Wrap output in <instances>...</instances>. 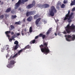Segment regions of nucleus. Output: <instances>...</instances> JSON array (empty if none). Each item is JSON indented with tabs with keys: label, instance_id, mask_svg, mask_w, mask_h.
Instances as JSON below:
<instances>
[{
	"label": "nucleus",
	"instance_id": "2",
	"mask_svg": "<svg viewBox=\"0 0 75 75\" xmlns=\"http://www.w3.org/2000/svg\"><path fill=\"white\" fill-rule=\"evenodd\" d=\"M66 31L68 34L70 33L71 30L73 31H75V26H74V24H72L70 26L69 24H68L66 27H65Z\"/></svg>",
	"mask_w": 75,
	"mask_h": 75
},
{
	"label": "nucleus",
	"instance_id": "8",
	"mask_svg": "<svg viewBox=\"0 0 75 75\" xmlns=\"http://www.w3.org/2000/svg\"><path fill=\"white\" fill-rule=\"evenodd\" d=\"M65 37H67V38H71L72 41H74V40H75V35H72V36L69 35H65Z\"/></svg>",
	"mask_w": 75,
	"mask_h": 75
},
{
	"label": "nucleus",
	"instance_id": "4",
	"mask_svg": "<svg viewBox=\"0 0 75 75\" xmlns=\"http://www.w3.org/2000/svg\"><path fill=\"white\" fill-rule=\"evenodd\" d=\"M28 1V0H19L18 2L15 5L14 9L16 10L19 7L21 4H24L25 3Z\"/></svg>",
	"mask_w": 75,
	"mask_h": 75
},
{
	"label": "nucleus",
	"instance_id": "43",
	"mask_svg": "<svg viewBox=\"0 0 75 75\" xmlns=\"http://www.w3.org/2000/svg\"><path fill=\"white\" fill-rule=\"evenodd\" d=\"M17 36H19V35H20V33H17Z\"/></svg>",
	"mask_w": 75,
	"mask_h": 75
},
{
	"label": "nucleus",
	"instance_id": "18",
	"mask_svg": "<svg viewBox=\"0 0 75 75\" xmlns=\"http://www.w3.org/2000/svg\"><path fill=\"white\" fill-rule=\"evenodd\" d=\"M23 50H19L18 52V55H20V54L21 53V52H23Z\"/></svg>",
	"mask_w": 75,
	"mask_h": 75
},
{
	"label": "nucleus",
	"instance_id": "5",
	"mask_svg": "<svg viewBox=\"0 0 75 75\" xmlns=\"http://www.w3.org/2000/svg\"><path fill=\"white\" fill-rule=\"evenodd\" d=\"M57 10L54 6H52L50 8V10H49L50 15L51 16L53 17L55 14L57 13Z\"/></svg>",
	"mask_w": 75,
	"mask_h": 75
},
{
	"label": "nucleus",
	"instance_id": "27",
	"mask_svg": "<svg viewBox=\"0 0 75 75\" xmlns=\"http://www.w3.org/2000/svg\"><path fill=\"white\" fill-rule=\"evenodd\" d=\"M11 13L12 14H14V13H15V11H14V9H13V10H11Z\"/></svg>",
	"mask_w": 75,
	"mask_h": 75
},
{
	"label": "nucleus",
	"instance_id": "36",
	"mask_svg": "<svg viewBox=\"0 0 75 75\" xmlns=\"http://www.w3.org/2000/svg\"><path fill=\"white\" fill-rule=\"evenodd\" d=\"M12 41H13V39H12L11 38H10L9 39V41H10V42H11Z\"/></svg>",
	"mask_w": 75,
	"mask_h": 75
},
{
	"label": "nucleus",
	"instance_id": "55",
	"mask_svg": "<svg viewBox=\"0 0 75 75\" xmlns=\"http://www.w3.org/2000/svg\"><path fill=\"white\" fill-rule=\"evenodd\" d=\"M26 30L25 29V31H26Z\"/></svg>",
	"mask_w": 75,
	"mask_h": 75
},
{
	"label": "nucleus",
	"instance_id": "37",
	"mask_svg": "<svg viewBox=\"0 0 75 75\" xmlns=\"http://www.w3.org/2000/svg\"><path fill=\"white\" fill-rule=\"evenodd\" d=\"M72 11H75V7L74 8L72 9Z\"/></svg>",
	"mask_w": 75,
	"mask_h": 75
},
{
	"label": "nucleus",
	"instance_id": "41",
	"mask_svg": "<svg viewBox=\"0 0 75 75\" xmlns=\"http://www.w3.org/2000/svg\"><path fill=\"white\" fill-rule=\"evenodd\" d=\"M13 58V57L12 56H11L10 58L8 59H11Z\"/></svg>",
	"mask_w": 75,
	"mask_h": 75
},
{
	"label": "nucleus",
	"instance_id": "49",
	"mask_svg": "<svg viewBox=\"0 0 75 75\" xmlns=\"http://www.w3.org/2000/svg\"><path fill=\"white\" fill-rule=\"evenodd\" d=\"M15 57H16L15 56H14V55L13 56V57H12V58L13 59V58H15Z\"/></svg>",
	"mask_w": 75,
	"mask_h": 75
},
{
	"label": "nucleus",
	"instance_id": "10",
	"mask_svg": "<svg viewBox=\"0 0 75 75\" xmlns=\"http://www.w3.org/2000/svg\"><path fill=\"white\" fill-rule=\"evenodd\" d=\"M41 7L42 8H48V7H50V5L48 4H45L42 5Z\"/></svg>",
	"mask_w": 75,
	"mask_h": 75
},
{
	"label": "nucleus",
	"instance_id": "22",
	"mask_svg": "<svg viewBox=\"0 0 75 75\" xmlns=\"http://www.w3.org/2000/svg\"><path fill=\"white\" fill-rule=\"evenodd\" d=\"M35 1H32V4H32V6L34 7V6H35Z\"/></svg>",
	"mask_w": 75,
	"mask_h": 75
},
{
	"label": "nucleus",
	"instance_id": "44",
	"mask_svg": "<svg viewBox=\"0 0 75 75\" xmlns=\"http://www.w3.org/2000/svg\"><path fill=\"white\" fill-rule=\"evenodd\" d=\"M1 5H3V4H4V2H2L1 3Z\"/></svg>",
	"mask_w": 75,
	"mask_h": 75
},
{
	"label": "nucleus",
	"instance_id": "52",
	"mask_svg": "<svg viewBox=\"0 0 75 75\" xmlns=\"http://www.w3.org/2000/svg\"><path fill=\"white\" fill-rule=\"evenodd\" d=\"M8 49H9V47L7 48V49H6V50H8Z\"/></svg>",
	"mask_w": 75,
	"mask_h": 75
},
{
	"label": "nucleus",
	"instance_id": "13",
	"mask_svg": "<svg viewBox=\"0 0 75 75\" xmlns=\"http://www.w3.org/2000/svg\"><path fill=\"white\" fill-rule=\"evenodd\" d=\"M39 36L40 37H42V39H44L45 38V35H44L42 33H40L39 35Z\"/></svg>",
	"mask_w": 75,
	"mask_h": 75
},
{
	"label": "nucleus",
	"instance_id": "23",
	"mask_svg": "<svg viewBox=\"0 0 75 75\" xmlns=\"http://www.w3.org/2000/svg\"><path fill=\"white\" fill-rule=\"evenodd\" d=\"M11 31H8L5 32L6 34H10Z\"/></svg>",
	"mask_w": 75,
	"mask_h": 75
},
{
	"label": "nucleus",
	"instance_id": "51",
	"mask_svg": "<svg viewBox=\"0 0 75 75\" xmlns=\"http://www.w3.org/2000/svg\"><path fill=\"white\" fill-rule=\"evenodd\" d=\"M25 21V19H23V21Z\"/></svg>",
	"mask_w": 75,
	"mask_h": 75
},
{
	"label": "nucleus",
	"instance_id": "53",
	"mask_svg": "<svg viewBox=\"0 0 75 75\" xmlns=\"http://www.w3.org/2000/svg\"><path fill=\"white\" fill-rule=\"evenodd\" d=\"M21 10V8H19V9H18V10Z\"/></svg>",
	"mask_w": 75,
	"mask_h": 75
},
{
	"label": "nucleus",
	"instance_id": "26",
	"mask_svg": "<svg viewBox=\"0 0 75 75\" xmlns=\"http://www.w3.org/2000/svg\"><path fill=\"white\" fill-rule=\"evenodd\" d=\"M16 17H17V16H16V15L12 16V19H14V18H16Z\"/></svg>",
	"mask_w": 75,
	"mask_h": 75
},
{
	"label": "nucleus",
	"instance_id": "25",
	"mask_svg": "<svg viewBox=\"0 0 75 75\" xmlns=\"http://www.w3.org/2000/svg\"><path fill=\"white\" fill-rule=\"evenodd\" d=\"M10 27L11 28V30H13L14 29V28H15L14 26L13 25H11Z\"/></svg>",
	"mask_w": 75,
	"mask_h": 75
},
{
	"label": "nucleus",
	"instance_id": "9",
	"mask_svg": "<svg viewBox=\"0 0 75 75\" xmlns=\"http://www.w3.org/2000/svg\"><path fill=\"white\" fill-rule=\"evenodd\" d=\"M35 12V11H30L27 12L26 13V17H28L34 14Z\"/></svg>",
	"mask_w": 75,
	"mask_h": 75
},
{
	"label": "nucleus",
	"instance_id": "28",
	"mask_svg": "<svg viewBox=\"0 0 75 75\" xmlns=\"http://www.w3.org/2000/svg\"><path fill=\"white\" fill-rule=\"evenodd\" d=\"M33 29V28L31 27H30V30H29V31L30 33H31L32 31H33V30H32Z\"/></svg>",
	"mask_w": 75,
	"mask_h": 75
},
{
	"label": "nucleus",
	"instance_id": "24",
	"mask_svg": "<svg viewBox=\"0 0 75 75\" xmlns=\"http://www.w3.org/2000/svg\"><path fill=\"white\" fill-rule=\"evenodd\" d=\"M38 15H36L34 16L33 18L34 19H37V18H38Z\"/></svg>",
	"mask_w": 75,
	"mask_h": 75
},
{
	"label": "nucleus",
	"instance_id": "40",
	"mask_svg": "<svg viewBox=\"0 0 75 75\" xmlns=\"http://www.w3.org/2000/svg\"><path fill=\"white\" fill-rule=\"evenodd\" d=\"M63 33L64 34H67V33L65 31H64L63 32Z\"/></svg>",
	"mask_w": 75,
	"mask_h": 75
},
{
	"label": "nucleus",
	"instance_id": "12",
	"mask_svg": "<svg viewBox=\"0 0 75 75\" xmlns=\"http://www.w3.org/2000/svg\"><path fill=\"white\" fill-rule=\"evenodd\" d=\"M32 4H29L28 6H26L27 8H28V9H30L32 8V7H33V6L32 5Z\"/></svg>",
	"mask_w": 75,
	"mask_h": 75
},
{
	"label": "nucleus",
	"instance_id": "57",
	"mask_svg": "<svg viewBox=\"0 0 75 75\" xmlns=\"http://www.w3.org/2000/svg\"><path fill=\"white\" fill-rule=\"evenodd\" d=\"M1 45V44L0 43V46Z\"/></svg>",
	"mask_w": 75,
	"mask_h": 75
},
{
	"label": "nucleus",
	"instance_id": "45",
	"mask_svg": "<svg viewBox=\"0 0 75 75\" xmlns=\"http://www.w3.org/2000/svg\"><path fill=\"white\" fill-rule=\"evenodd\" d=\"M6 35H7V37H10V35H9L7 34H6Z\"/></svg>",
	"mask_w": 75,
	"mask_h": 75
},
{
	"label": "nucleus",
	"instance_id": "7",
	"mask_svg": "<svg viewBox=\"0 0 75 75\" xmlns=\"http://www.w3.org/2000/svg\"><path fill=\"white\" fill-rule=\"evenodd\" d=\"M14 44H15L16 45L13 48V50H17L18 48L20 47V45H18V42L17 40L15 41L14 42Z\"/></svg>",
	"mask_w": 75,
	"mask_h": 75
},
{
	"label": "nucleus",
	"instance_id": "34",
	"mask_svg": "<svg viewBox=\"0 0 75 75\" xmlns=\"http://www.w3.org/2000/svg\"><path fill=\"white\" fill-rule=\"evenodd\" d=\"M5 17L6 18H7V17H8V15L7 14H6L5 15Z\"/></svg>",
	"mask_w": 75,
	"mask_h": 75
},
{
	"label": "nucleus",
	"instance_id": "19",
	"mask_svg": "<svg viewBox=\"0 0 75 75\" xmlns=\"http://www.w3.org/2000/svg\"><path fill=\"white\" fill-rule=\"evenodd\" d=\"M65 7V5L64 4H62L61 5V8H64Z\"/></svg>",
	"mask_w": 75,
	"mask_h": 75
},
{
	"label": "nucleus",
	"instance_id": "30",
	"mask_svg": "<svg viewBox=\"0 0 75 75\" xmlns=\"http://www.w3.org/2000/svg\"><path fill=\"white\" fill-rule=\"evenodd\" d=\"M57 6H61V2H58L57 4Z\"/></svg>",
	"mask_w": 75,
	"mask_h": 75
},
{
	"label": "nucleus",
	"instance_id": "31",
	"mask_svg": "<svg viewBox=\"0 0 75 75\" xmlns=\"http://www.w3.org/2000/svg\"><path fill=\"white\" fill-rule=\"evenodd\" d=\"M15 24H16L17 25H20V21L15 22Z\"/></svg>",
	"mask_w": 75,
	"mask_h": 75
},
{
	"label": "nucleus",
	"instance_id": "15",
	"mask_svg": "<svg viewBox=\"0 0 75 75\" xmlns=\"http://www.w3.org/2000/svg\"><path fill=\"white\" fill-rule=\"evenodd\" d=\"M11 10V7L8 8L6 11L5 12L6 13H9V12H10Z\"/></svg>",
	"mask_w": 75,
	"mask_h": 75
},
{
	"label": "nucleus",
	"instance_id": "1",
	"mask_svg": "<svg viewBox=\"0 0 75 75\" xmlns=\"http://www.w3.org/2000/svg\"><path fill=\"white\" fill-rule=\"evenodd\" d=\"M47 45H48V44L47 43H44L43 45H41L40 46L42 52L46 53V55L48 54L50 52V50L48 47H47Z\"/></svg>",
	"mask_w": 75,
	"mask_h": 75
},
{
	"label": "nucleus",
	"instance_id": "47",
	"mask_svg": "<svg viewBox=\"0 0 75 75\" xmlns=\"http://www.w3.org/2000/svg\"><path fill=\"white\" fill-rule=\"evenodd\" d=\"M13 37H16V35L14 34L13 35Z\"/></svg>",
	"mask_w": 75,
	"mask_h": 75
},
{
	"label": "nucleus",
	"instance_id": "32",
	"mask_svg": "<svg viewBox=\"0 0 75 75\" xmlns=\"http://www.w3.org/2000/svg\"><path fill=\"white\" fill-rule=\"evenodd\" d=\"M64 4H67L68 3V1L67 0H64L63 1Z\"/></svg>",
	"mask_w": 75,
	"mask_h": 75
},
{
	"label": "nucleus",
	"instance_id": "33",
	"mask_svg": "<svg viewBox=\"0 0 75 75\" xmlns=\"http://www.w3.org/2000/svg\"><path fill=\"white\" fill-rule=\"evenodd\" d=\"M69 38H66V40L67 41H71V40L69 39Z\"/></svg>",
	"mask_w": 75,
	"mask_h": 75
},
{
	"label": "nucleus",
	"instance_id": "6",
	"mask_svg": "<svg viewBox=\"0 0 75 75\" xmlns=\"http://www.w3.org/2000/svg\"><path fill=\"white\" fill-rule=\"evenodd\" d=\"M16 63V62L14 60H12L10 61L9 64H8L7 67L8 68H12L13 67V65H14V64Z\"/></svg>",
	"mask_w": 75,
	"mask_h": 75
},
{
	"label": "nucleus",
	"instance_id": "46",
	"mask_svg": "<svg viewBox=\"0 0 75 75\" xmlns=\"http://www.w3.org/2000/svg\"><path fill=\"white\" fill-rule=\"evenodd\" d=\"M58 35H60V36H61V34H60L59 33H58Z\"/></svg>",
	"mask_w": 75,
	"mask_h": 75
},
{
	"label": "nucleus",
	"instance_id": "56",
	"mask_svg": "<svg viewBox=\"0 0 75 75\" xmlns=\"http://www.w3.org/2000/svg\"><path fill=\"white\" fill-rule=\"evenodd\" d=\"M1 1L0 0V3H1Z\"/></svg>",
	"mask_w": 75,
	"mask_h": 75
},
{
	"label": "nucleus",
	"instance_id": "3",
	"mask_svg": "<svg viewBox=\"0 0 75 75\" xmlns=\"http://www.w3.org/2000/svg\"><path fill=\"white\" fill-rule=\"evenodd\" d=\"M69 14H70V11H69L68 13L66 15L64 19V21H66V20H67V21L69 23H70L72 22L71 19H72V16L74 14V13H71V14L70 15Z\"/></svg>",
	"mask_w": 75,
	"mask_h": 75
},
{
	"label": "nucleus",
	"instance_id": "21",
	"mask_svg": "<svg viewBox=\"0 0 75 75\" xmlns=\"http://www.w3.org/2000/svg\"><path fill=\"white\" fill-rule=\"evenodd\" d=\"M51 31V28H50L47 32V34H49L50 32Z\"/></svg>",
	"mask_w": 75,
	"mask_h": 75
},
{
	"label": "nucleus",
	"instance_id": "50",
	"mask_svg": "<svg viewBox=\"0 0 75 75\" xmlns=\"http://www.w3.org/2000/svg\"><path fill=\"white\" fill-rule=\"evenodd\" d=\"M22 33V35H24V33Z\"/></svg>",
	"mask_w": 75,
	"mask_h": 75
},
{
	"label": "nucleus",
	"instance_id": "42",
	"mask_svg": "<svg viewBox=\"0 0 75 75\" xmlns=\"http://www.w3.org/2000/svg\"><path fill=\"white\" fill-rule=\"evenodd\" d=\"M11 35H13V34H14V32H12L11 33Z\"/></svg>",
	"mask_w": 75,
	"mask_h": 75
},
{
	"label": "nucleus",
	"instance_id": "20",
	"mask_svg": "<svg viewBox=\"0 0 75 75\" xmlns=\"http://www.w3.org/2000/svg\"><path fill=\"white\" fill-rule=\"evenodd\" d=\"M35 42V40L34 39L33 40L31 41L30 43V44H32L34 43Z\"/></svg>",
	"mask_w": 75,
	"mask_h": 75
},
{
	"label": "nucleus",
	"instance_id": "16",
	"mask_svg": "<svg viewBox=\"0 0 75 75\" xmlns=\"http://www.w3.org/2000/svg\"><path fill=\"white\" fill-rule=\"evenodd\" d=\"M31 48V46H29V45H27L26 47H25L23 49L24 50H26V49H28L29 48Z\"/></svg>",
	"mask_w": 75,
	"mask_h": 75
},
{
	"label": "nucleus",
	"instance_id": "48",
	"mask_svg": "<svg viewBox=\"0 0 75 75\" xmlns=\"http://www.w3.org/2000/svg\"><path fill=\"white\" fill-rule=\"evenodd\" d=\"M54 35H55V36H57V33H54Z\"/></svg>",
	"mask_w": 75,
	"mask_h": 75
},
{
	"label": "nucleus",
	"instance_id": "39",
	"mask_svg": "<svg viewBox=\"0 0 75 75\" xmlns=\"http://www.w3.org/2000/svg\"><path fill=\"white\" fill-rule=\"evenodd\" d=\"M18 55V53H16L14 55V56H15L16 57H17Z\"/></svg>",
	"mask_w": 75,
	"mask_h": 75
},
{
	"label": "nucleus",
	"instance_id": "11",
	"mask_svg": "<svg viewBox=\"0 0 75 75\" xmlns=\"http://www.w3.org/2000/svg\"><path fill=\"white\" fill-rule=\"evenodd\" d=\"M40 18H39L38 19H37L35 22L36 25H38V23H39V22H40Z\"/></svg>",
	"mask_w": 75,
	"mask_h": 75
},
{
	"label": "nucleus",
	"instance_id": "17",
	"mask_svg": "<svg viewBox=\"0 0 75 75\" xmlns=\"http://www.w3.org/2000/svg\"><path fill=\"white\" fill-rule=\"evenodd\" d=\"M74 5H75V0H74L73 1H71L70 4V5L71 6H74Z\"/></svg>",
	"mask_w": 75,
	"mask_h": 75
},
{
	"label": "nucleus",
	"instance_id": "29",
	"mask_svg": "<svg viewBox=\"0 0 75 75\" xmlns=\"http://www.w3.org/2000/svg\"><path fill=\"white\" fill-rule=\"evenodd\" d=\"M4 18V15H2L0 16V18L1 19H3Z\"/></svg>",
	"mask_w": 75,
	"mask_h": 75
},
{
	"label": "nucleus",
	"instance_id": "14",
	"mask_svg": "<svg viewBox=\"0 0 75 75\" xmlns=\"http://www.w3.org/2000/svg\"><path fill=\"white\" fill-rule=\"evenodd\" d=\"M32 20L33 17L31 16L29 17V18L27 19V20L28 21H31Z\"/></svg>",
	"mask_w": 75,
	"mask_h": 75
},
{
	"label": "nucleus",
	"instance_id": "38",
	"mask_svg": "<svg viewBox=\"0 0 75 75\" xmlns=\"http://www.w3.org/2000/svg\"><path fill=\"white\" fill-rule=\"evenodd\" d=\"M38 38V36H36L35 38V39H37Z\"/></svg>",
	"mask_w": 75,
	"mask_h": 75
},
{
	"label": "nucleus",
	"instance_id": "35",
	"mask_svg": "<svg viewBox=\"0 0 75 75\" xmlns=\"http://www.w3.org/2000/svg\"><path fill=\"white\" fill-rule=\"evenodd\" d=\"M16 37H15L13 36H11V38L12 39V40H14V38H16Z\"/></svg>",
	"mask_w": 75,
	"mask_h": 75
},
{
	"label": "nucleus",
	"instance_id": "54",
	"mask_svg": "<svg viewBox=\"0 0 75 75\" xmlns=\"http://www.w3.org/2000/svg\"><path fill=\"white\" fill-rule=\"evenodd\" d=\"M1 52H4V51L3 50H1Z\"/></svg>",
	"mask_w": 75,
	"mask_h": 75
}]
</instances>
